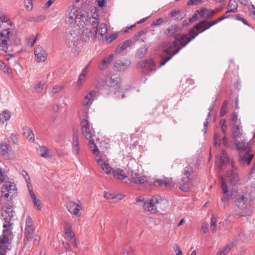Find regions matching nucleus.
Wrapping results in <instances>:
<instances>
[{
    "label": "nucleus",
    "mask_w": 255,
    "mask_h": 255,
    "mask_svg": "<svg viewBox=\"0 0 255 255\" xmlns=\"http://www.w3.org/2000/svg\"><path fill=\"white\" fill-rule=\"evenodd\" d=\"M197 35L198 33H196L192 37H188L187 35L183 34L179 36L178 39L172 42H165L163 45V51L168 56L161 61L159 66H163L167 62L170 60L174 55L178 53L182 48L185 47Z\"/></svg>",
    "instance_id": "obj_1"
},
{
    "label": "nucleus",
    "mask_w": 255,
    "mask_h": 255,
    "mask_svg": "<svg viewBox=\"0 0 255 255\" xmlns=\"http://www.w3.org/2000/svg\"><path fill=\"white\" fill-rule=\"evenodd\" d=\"M93 10L95 12L94 15L85 10H81L79 12L76 7H73L70 9L68 15L66 17L65 21L66 23L68 24H71L75 22L79 28H82L86 25L90 26V19L92 18H98L97 17H98V14L96 13V8H92L91 11Z\"/></svg>",
    "instance_id": "obj_2"
},
{
    "label": "nucleus",
    "mask_w": 255,
    "mask_h": 255,
    "mask_svg": "<svg viewBox=\"0 0 255 255\" xmlns=\"http://www.w3.org/2000/svg\"><path fill=\"white\" fill-rule=\"evenodd\" d=\"M99 25L98 18H92L90 19V27L87 28L82 31L80 38L82 42L87 43L90 38L93 41L97 39L98 28Z\"/></svg>",
    "instance_id": "obj_3"
},
{
    "label": "nucleus",
    "mask_w": 255,
    "mask_h": 255,
    "mask_svg": "<svg viewBox=\"0 0 255 255\" xmlns=\"http://www.w3.org/2000/svg\"><path fill=\"white\" fill-rule=\"evenodd\" d=\"M65 43L75 56L79 54L81 48L78 32L72 30L68 33L66 36Z\"/></svg>",
    "instance_id": "obj_4"
},
{
    "label": "nucleus",
    "mask_w": 255,
    "mask_h": 255,
    "mask_svg": "<svg viewBox=\"0 0 255 255\" xmlns=\"http://www.w3.org/2000/svg\"><path fill=\"white\" fill-rule=\"evenodd\" d=\"M135 200L136 202H143V209L148 214H155L157 207L165 201L155 197H152L145 200L141 197H137L136 198Z\"/></svg>",
    "instance_id": "obj_5"
},
{
    "label": "nucleus",
    "mask_w": 255,
    "mask_h": 255,
    "mask_svg": "<svg viewBox=\"0 0 255 255\" xmlns=\"http://www.w3.org/2000/svg\"><path fill=\"white\" fill-rule=\"evenodd\" d=\"M13 36L12 30L9 28L3 29L0 33V50L7 52L9 42Z\"/></svg>",
    "instance_id": "obj_6"
},
{
    "label": "nucleus",
    "mask_w": 255,
    "mask_h": 255,
    "mask_svg": "<svg viewBox=\"0 0 255 255\" xmlns=\"http://www.w3.org/2000/svg\"><path fill=\"white\" fill-rule=\"evenodd\" d=\"M12 206L9 204H6L2 209L1 213V217L3 220H5V223L3 225V230H6L7 231L9 232V234H11V230H10V222L11 218L12 217V210L11 209Z\"/></svg>",
    "instance_id": "obj_7"
},
{
    "label": "nucleus",
    "mask_w": 255,
    "mask_h": 255,
    "mask_svg": "<svg viewBox=\"0 0 255 255\" xmlns=\"http://www.w3.org/2000/svg\"><path fill=\"white\" fill-rule=\"evenodd\" d=\"M81 126L82 133L86 139L89 141L90 139H94L93 137L95 135V132L89 121L86 119H83Z\"/></svg>",
    "instance_id": "obj_8"
},
{
    "label": "nucleus",
    "mask_w": 255,
    "mask_h": 255,
    "mask_svg": "<svg viewBox=\"0 0 255 255\" xmlns=\"http://www.w3.org/2000/svg\"><path fill=\"white\" fill-rule=\"evenodd\" d=\"M16 185L10 181H5L1 187V193L5 198L7 199L10 196V198L16 193Z\"/></svg>",
    "instance_id": "obj_9"
},
{
    "label": "nucleus",
    "mask_w": 255,
    "mask_h": 255,
    "mask_svg": "<svg viewBox=\"0 0 255 255\" xmlns=\"http://www.w3.org/2000/svg\"><path fill=\"white\" fill-rule=\"evenodd\" d=\"M214 25L212 24V21L208 22L205 20L202 21L197 24L194 27L189 31L188 37H192L195 34L201 33L208 29Z\"/></svg>",
    "instance_id": "obj_10"
},
{
    "label": "nucleus",
    "mask_w": 255,
    "mask_h": 255,
    "mask_svg": "<svg viewBox=\"0 0 255 255\" xmlns=\"http://www.w3.org/2000/svg\"><path fill=\"white\" fill-rule=\"evenodd\" d=\"M11 236L9 231L6 230L2 231V234L0 236V255H5L7 250H9L7 244Z\"/></svg>",
    "instance_id": "obj_11"
},
{
    "label": "nucleus",
    "mask_w": 255,
    "mask_h": 255,
    "mask_svg": "<svg viewBox=\"0 0 255 255\" xmlns=\"http://www.w3.org/2000/svg\"><path fill=\"white\" fill-rule=\"evenodd\" d=\"M35 231L34 223L32 218L27 216L25 220V227L24 229V235L27 240H31Z\"/></svg>",
    "instance_id": "obj_12"
},
{
    "label": "nucleus",
    "mask_w": 255,
    "mask_h": 255,
    "mask_svg": "<svg viewBox=\"0 0 255 255\" xmlns=\"http://www.w3.org/2000/svg\"><path fill=\"white\" fill-rule=\"evenodd\" d=\"M251 199L247 194L239 195L237 199V205L242 210H246L251 206Z\"/></svg>",
    "instance_id": "obj_13"
},
{
    "label": "nucleus",
    "mask_w": 255,
    "mask_h": 255,
    "mask_svg": "<svg viewBox=\"0 0 255 255\" xmlns=\"http://www.w3.org/2000/svg\"><path fill=\"white\" fill-rule=\"evenodd\" d=\"M34 55L36 61L38 63L44 62L47 57V53L43 47L40 45L37 46L34 49Z\"/></svg>",
    "instance_id": "obj_14"
},
{
    "label": "nucleus",
    "mask_w": 255,
    "mask_h": 255,
    "mask_svg": "<svg viewBox=\"0 0 255 255\" xmlns=\"http://www.w3.org/2000/svg\"><path fill=\"white\" fill-rule=\"evenodd\" d=\"M73 132V134L72 143V151L76 155H78L80 152L78 131L76 129H74Z\"/></svg>",
    "instance_id": "obj_15"
},
{
    "label": "nucleus",
    "mask_w": 255,
    "mask_h": 255,
    "mask_svg": "<svg viewBox=\"0 0 255 255\" xmlns=\"http://www.w3.org/2000/svg\"><path fill=\"white\" fill-rule=\"evenodd\" d=\"M131 182L135 184H142L147 181L146 176L140 175L136 172H131Z\"/></svg>",
    "instance_id": "obj_16"
},
{
    "label": "nucleus",
    "mask_w": 255,
    "mask_h": 255,
    "mask_svg": "<svg viewBox=\"0 0 255 255\" xmlns=\"http://www.w3.org/2000/svg\"><path fill=\"white\" fill-rule=\"evenodd\" d=\"M140 64V66L144 69V71L147 73H152L156 70L155 65L152 59L145 60Z\"/></svg>",
    "instance_id": "obj_17"
},
{
    "label": "nucleus",
    "mask_w": 255,
    "mask_h": 255,
    "mask_svg": "<svg viewBox=\"0 0 255 255\" xmlns=\"http://www.w3.org/2000/svg\"><path fill=\"white\" fill-rule=\"evenodd\" d=\"M193 172V168L190 166L188 165L185 167L182 172V177L181 181V183H190L191 179V174Z\"/></svg>",
    "instance_id": "obj_18"
},
{
    "label": "nucleus",
    "mask_w": 255,
    "mask_h": 255,
    "mask_svg": "<svg viewBox=\"0 0 255 255\" xmlns=\"http://www.w3.org/2000/svg\"><path fill=\"white\" fill-rule=\"evenodd\" d=\"M97 162L98 165L107 174L110 175L113 173V169L111 167L110 164L106 162L102 158L97 159Z\"/></svg>",
    "instance_id": "obj_19"
},
{
    "label": "nucleus",
    "mask_w": 255,
    "mask_h": 255,
    "mask_svg": "<svg viewBox=\"0 0 255 255\" xmlns=\"http://www.w3.org/2000/svg\"><path fill=\"white\" fill-rule=\"evenodd\" d=\"M97 92L95 90L90 91L85 97L82 105L84 107L91 105L94 101V98L96 96Z\"/></svg>",
    "instance_id": "obj_20"
},
{
    "label": "nucleus",
    "mask_w": 255,
    "mask_h": 255,
    "mask_svg": "<svg viewBox=\"0 0 255 255\" xmlns=\"http://www.w3.org/2000/svg\"><path fill=\"white\" fill-rule=\"evenodd\" d=\"M67 208L71 214L77 216H80L79 212L81 208L79 204H76L73 201H69L67 203Z\"/></svg>",
    "instance_id": "obj_21"
},
{
    "label": "nucleus",
    "mask_w": 255,
    "mask_h": 255,
    "mask_svg": "<svg viewBox=\"0 0 255 255\" xmlns=\"http://www.w3.org/2000/svg\"><path fill=\"white\" fill-rule=\"evenodd\" d=\"M154 185L156 187L164 186L165 187H173L175 183L172 181V179L166 178L164 179H158L154 182Z\"/></svg>",
    "instance_id": "obj_22"
},
{
    "label": "nucleus",
    "mask_w": 255,
    "mask_h": 255,
    "mask_svg": "<svg viewBox=\"0 0 255 255\" xmlns=\"http://www.w3.org/2000/svg\"><path fill=\"white\" fill-rule=\"evenodd\" d=\"M226 177L229 179L230 183L233 186L237 185L239 181L238 174L234 170L228 171Z\"/></svg>",
    "instance_id": "obj_23"
},
{
    "label": "nucleus",
    "mask_w": 255,
    "mask_h": 255,
    "mask_svg": "<svg viewBox=\"0 0 255 255\" xmlns=\"http://www.w3.org/2000/svg\"><path fill=\"white\" fill-rule=\"evenodd\" d=\"M230 158L225 150H222L220 155V161L216 162V166L220 169L223 165H227L230 163Z\"/></svg>",
    "instance_id": "obj_24"
},
{
    "label": "nucleus",
    "mask_w": 255,
    "mask_h": 255,
    "mask_svg": "<svg viewBox=\"0 0 255 255\" xmlns=\"http://www.w3.org/2000/svg\"><path fill=\"white\" fill-rule=\"evenodd\" d=\"M220 179L221 181V188H222L223 192L224 194L225 195V196L222 199V201L223 202H225V201L229 200L232 195H229L228 194V185L226 184L224 177L223 176H221Z\"/></svg>",
    "instance_id": "obj_25"
},
{
    "label": "nucleus",
    "mask_w": 255,
    "mask_h": 255,
    "mask_svg": "<svg viewBox=\"0 0 255 255\" xmlns=\"http://www.w3.org/2000/svg\"><path fill=\"white\" fill-rule=\"evenodd\" d=\"M178 29V27L176 25H171L165 30L164 34L173 36L175 38V40H177L179 37L177 33Z\"/></svg>",
    "instance_id": "obj_26"
},
{
    "label": "nucleus",
    "mask_w": 255,
    "mask_h": 255,
    "mask_svg": "<svg viewBox=\"0 0 255 255\" xmlns=\"http://www.w3.org/2000/svg\"><path fill=\"white\" fill-rule=\"evenodd\" d=\"M63 228L66 238H69L70 239L74 237L75 234L72 231L71 225L69 223L66 221L64 222L63 223Z\"/></svg>",
    "instance_id": "obj_27"
},
{
    "label": "nucleus",
    "mask_w": 255,
    "mask_h": 255,
    "mask_svg": "<svg viewBox=\"0 0 255 255\" xmlns=\"http://www.w3.org/2000/svg\"><path fill=\"white\" fill-rule=\"evenodd\" d=\"M170 15L175 20L179 21L183 19L186 16L185 13L178 9H173L170 12Z\"/></svg>",
    "instance_id": "obj_28"
},
{
    "label": "nucleus",
    "mask_w": 255,
    "mask_h": 255,
    "mask_svg": "<svg viewBox=\"0 0 255 255\" xmlns=\"http://www.w3.org/2000/svg\"><path fill=\"white\" fill-rule=\"evenodd\" d=\"M23 134L30 141L33 142L34 141V134L32 129L27 127L23 128Z\"/></svg>",
    "instance_id": "obj_29"
},
{
    "label": "nucleus",
    "mask_w": 255,
    "mask_h": 255,
    "mask_svg": "<svg viewBox=\"0 0 255 255\" xmlns=\"http://www.w3.org/2000/svg\"><path fill=\"white\" fill-rule=\"evenodd\" d=\"M240 162L241 164H249L253 157V154H250L248 152H246L244 155H242L241 153L239 154Z\"/></svg>",
    "instance_id": "obj_30"
},
{
    "label": "nucleus",
    "mask_w": 255,
    "mask_h": 255,
    "mask_svg": "<svg viewBox=\"0 0 255 255\" xmlns=\"http://www.w3.org/2000/svg\"><path fill=\"white\" fill-rule=\"evenodd\" d=\"M113 175L115 178L121 180L126 179L128 177L124 170L120 168L114 170Z\"/></svg>",
    "instance_id": "obj_31"
},
{
    "label": "nucleus",
    "mask_w": 255,
    "mask_h": 255,
    "mask_svg": "<svg viewBox=\"0 0 255 255\" xmlns=\"http://www.w3.org/2000/svg\"><path fill=\"white\" fill-rule=\"evenodd\" d=\"M129 65L128 61L126 62H123L121 61H118L114 64V69L118 71H122L127 69Z\"/></svg>",
    "instance_id": "obj_32"
},
{
    "label": "nucleus",
    "mask_w": 255,
    "mask_h": 255,
    "mask_svg": "<svg viewBox=\"0 0 255 255\" xmlns=\"http://www.w3.org/2000/svg\"><path fill=\"white\" fill-rule=\"evenodd\" d=\"M113 56V54H111L103 59L99 65V68L101 70L105 69L112 61Z\"/></svg>",
    "instance_id": "obj_33"
},
{
    "label": "nucleus",
    "mask_w": 255,
    "mask_h": 255,
    "mask_svg": "<svg viewBox=\"0 0 255 255\" xmlns=\"http://www.w3.org/2000/svg\"><path fill=\"white\" fill-rule=\"evenodd\" d=\"M120 82V78L118 75H114L112 76L110 78L106 81L107 85L109 87H114L117 86Z\"/></svg>",
    "instance_id": "obj_34"
},
{
    "label": "nucleus",
    "mask_w": 255,
    "mask_h": 255,
    "mask_svg": "<svg viewBox=\"0 0 255 255\" xmlns=\"http://www.w3.org/2000/svg\"><path fill=\"white\" fill-rule=\"evenodd\" d=\"M131 44L132 41L130 40H127L124 42L119 44L116 49V52L120 53L123 50H126L130 46Z\"/></svg>",
    "instance_id": "obj_35"
},
{
    "label": "nucleus",
    "mask_w": 255,
    "mask_h": 255,
    "mask_svg": "<svg viewBox=\"0 0 255 255\" xmlns=\"http://www.w3.org/2000/svg\"><path fill=\"white\" fill-rule=\"evenodd\" d=\"M11 113L9 111L5 110L0 113V123L4 124L8 121L11 117Z\"/></svg>",
    "instance_id": "obj_36"
},
{
    "label": "nucleus",
    "mask_w": 255,
    "mask_h": 255,
    "mask_svg": "<svg viewBox=\"0 0 255 255\" xmlns=\"http://www.w3.org/2000/svg\"><path fill=\"white\" fill-rule=\"evenodd\" d=\"M199 15L203 18H209L212 17L211 14V9L207 8L202 7L197 11Z\"/></svg>",
    "instance_id": "obj_37"
},
{
    "label": "nucleus",
    "mask_w": 255,
    "mask_h": 255,
    "mask_svg": "<svg viewBox=\"0 0 255 255\" xmlns=\"http://www.w3.org/2000/svg\"><path fill=\"white\" fill-rule=\"evenodd\" d=\"M238 4L235 0H230L228 5V10L226 12V14L229 12H236L237 11Z\"/></svg>",
    "instance_id": "obj_38"
},
{
    "label": "nucleus",
    "mask_w": 255,
    "mask_h": 255,
    "mask_svg": "<svg viewBox=\"0 0 255 255\" xmlns=\"http://www.w3.org/2000/svg\"><path fill=\"white\" fill-rule=\"evenodd\" d=\"M108 32V28L105 23H101L100 25L99 30L98 29L97 34H98L101 38L106 37Z\"/></svg>",
    "instance_id": "obj_39"
},
{
    "label": "nucleus",
    "mask_w": 255,
    "mask_h": 255,
    "mask_svg": "<svg viewBox=\"0 0 255 255\" xmlns=\"http://www.w3.org/2000/svg\"><path fill=\"white\" fill-rule=\"evenodd\" d=\"M38 153L40 156L43 158H48L50 157L49 150L46 146H39L38 149Z\"/></svg>",
    "instance_id": "obj_40"
},
{
    "label": "nucleus",
    "mask_w": 255,
    "mask_h": 255,
    "mask_svg": "<svg viewBox=\"0 0 255 255\" xmlns=\"http://www.w3.org/2000/svg\"><path fill=\"white\" fill-rule=\"evenodd\" d=\"M236 145L237 149L240 151L248 150L249 148L248 143L246 142L244 140H243L241 142H238V143H236Z\"/></svg>",
    "instance_id": "obj_41"
},
{
    "label": "nucleus",
    "mask_w": 255,
    "mask_h": 255,
    "mask_svg": "<svg viewBox=\"0 0 255 255\" xmlns=\"http://www.w3.org/2000/svg\"><path fill=\"white\" fill-rule=\"evenodd\" d=\"M31 197L33 200V202L34 206L37 208V209L39 210H41L42 208L41 203V201L36 198V195H35L34 192H31Z\"/></svg>",
    "instance_id": "obj_42"
},
{
    "label": "nucleus",
    "mask_w": 255,
    "mask_h": 255,
    "mask_svg": "<svg viewBox=\"0 0 255 255\" xmlns=\"http://www.w3.org/2000/svg\"><path fill=\"white\" fill-rule=\"evenodd\" d=\"M90 148L92 150L93 153L97 156L99 154V149L95 144L94 139H90L89 141Z\"/></svg>",
    "instance_id": "obj_43"
},
{
    "label": "nucleus",
    "mask_w": 255,
    "mask_h": 255,
    "mask_svg": "<svg viewBox=\"0 0 255 255\" xmlns=\"http://www.w3.org/2000/svg\"><path fill=\"white\" fill-rule=\"evenodd\" d=\"M45 83V82L44 80L39 81L34 86V91L38 93L42 92Z\"/></svg>",
    "instance_id": "obj_44"
},
{
    "label": "nucleus",
    "mask_w": 255,
    "mask_h": 255,
    "mask_svg": "<svg viewBox=\"0 0 255 255\" xmlns=\"http://www.w3.org/2000/svg\"><path fill=\"white\" fill-rule=\"evenodd\" d=\"M9 144L6 143H2L0 145V155L4 156L7 154L9 149Z\"/></svg>",
    "instance_id": "obj_45"
},
{
    "label": "nucleus",
    "mask_w": 255,
    "mask_h": 255,
    "mask_svg": "<svg viewBox=\"0 0 255 255\" xmlns=\"http://www.w3.org/2000/svg\"><path fill=\"white\" fill-rule=\"evenodd\" d=\"M242 134L240 131V128L239 125H235L234 126V129L232 133V136L234 138L239 137Z\"/></svg>",
    "instance_id": "obj_46"
},
{
    "label": "nucleus",
    "mask_w": 255,
    "mask_h": 255,
    "mask_svg": "<svg viewBox=\"0 0 255 255\" xmlns=\"http://www.w3.org/2000/svg\"><path fill=\"white\" fill-rule=\"evenodd\" d=\"M217 220L216 218L213 216L211 219L210 229L211 231L214 233L216 232V228L217 226Z\"/></svg>",
    "instance_id": "obj_47"
},
{
    "label": "nucleus",
    "mask_w": 255,
    "mask_h": 255,
    "mask_svg": "<svg viewBox=\"0 0 255 255\" xmlns=\"http://www.w3.org/2000/svg\"><path fill=\"white\" fill-rule=\"evenodd\" d=\"M228 102L227 101H225L224 102V103L222 106L221 109V111H220V116L221 117H223L228 112Z\"/></svg>",
    "instance_id": "obj_48"
},
{
    "label": "nucleus",
    "mask_w": 255,
    "mask_h": 255,
    "mask_svg": "<svg viewBox=\"0 0 255 255\" xmlns=\"http://www.w3.org/2000/svg\"><path fill=\"white\" fill-rule=\"evenodd\" d=\"M147 48L146 47L140 48L136 52V56L138 58L143 57L147 52Z\"/></svg>",
    "instance_id": "obj_49"
},
{
    "label": "nucleus",
    "mask_w": 255,
    "mask_h": 255,
    "mask_svg": "<svg viewBox=\"0 0 255 255\" xmlns=\"http://www.w3.org/2000/svg\"><path fill=\"white\" fill-rule=\"evenodd\" d=\"M181 185L179 186V189L183 192H189L191 191V187L189 185V183H181Z\"/></svg>",
    "instance_id": "obj_50"
},
{
    "label": "nucleus",
    "mask_w": 255,
    "mask_h": 255,
    "mask_svg": "<svg viewBox=\"0 0 255 255\" xmlns=\"http://www.w3.org/2000/svg\"><path fill=\"white\" fill-rule=\"evenodd\" d=\"M76 2H81V7L86 8L91 2V0H76Z\"/></svg>",
    "instance_id": "obj_51"
},
{
    "label": "nucleus",
    "mask_w": 255,
    "mask_h": 255,
    "mask_svg": "<svg viewBox=\"0 0 255 255\" xmlns=\"http://www.w3.org/2000/svg\"><path fill=\"white\" fill-rule=\"evenodd\" d=\"M221 143V139L219 134L217 133H215L214 134V144L216 146H220Z\"/></svg>",
    "instance_id": "obj_52"
},
{
    "label": "nucleus",
    "mask_w": 255,
    "mask_h": 255,
    "mask_svg": "<svg viewBox=\"0 0 255 255\" xmlns=\"http://www.w3.org/2000/svg\"><path fill=\"white\" fill-rule=\"evenodd\" d=\"M24 5L27 10H31L33 8L32 0H24Z\"/></svg>",
    "instance_id": "obj_53"
},
{
    "label": "nucleus",
    "mask_w": 255,
    "mask_h": 255,
    "mask_svg": "<svg viewBox=\"0 0 255 255\" xmlns=\"http://www.w3.org/2000/svg\"><path fill=\"white\" fill-rule=\"evenodd\" d=\"M64 88V86L55 85L52 88V93L53 94L58 93L60 91H62Z\"/></svg>",
    "instance_id": "obj_54"
},
{
    "label": "nucleus",
    "mask_w": 255,
    "mask_h": 255,
    "mask_svg": "<svg viewBox=\"0 0 255 255\" xmlns=\"http://www.w3.org/2000/svg\"><path fill=\"white\" fill-rule=\"evenodd\" d=\"M118 35L117 33H114L109 35L108 37H106V38L107 42L109 43L112 42L113 40L118 37Z\"/></svg>",
    "instance_id": "obj_55"
},
{
    "label": "nucleus",
    "mask_w": 255,
    "mask_h": 255,
    "mask_svg": "<svg viewBox=\"0 0 255 255\" xmlns=\"http://www.w3.org/2000/svg\"><path fill=\"white\" fill-rule=\"evenodd\" d=\"M104 197L108 199H115L117 197V196L114 193L110 192H105L104 194Z\"/></svg>",
    "instance_id": "obj_56"
},
{
    "label": "nucleus",
    "mask_w": 255,
    "mask_h": 255,
    "mask_svg": "<svg viewBox=\"0 0 255 255\" xmlns=\"http://www.w3.org/2000/svg\"><path fill=\"white\" fill-rule=\"evenodd\" d=\"M239 236L240 237V240L243 242H246L250 239V236L248 235H245V233H242L239 235Z\"/></svg>",
    "instance_id": "obj_57"
},
{
    "label": "nucleus",
    "mask_w": 255,
    "mask_h": 255,
    "mask_svg": "<svg viewBox=\"0 0 255 255\" xmlns=\"http://www.w3.org/2000/svg\"><path fill=\"white\" fill-rule=\"evenodd\" d=\"M98 5L99 7L103 9L107 5V0H97Z\"/></svg>",
    "instance_id": "obj_58"
},
{
    "label": "nucleus",
    "mask_w": 255,
    "mask_h": 255,
    "mask_svg": "<svg viewBox=\"0 0 255 255\" xmlns=\"http://www.w3.org/2000/svg\"><path fill=\"white\" fill-rule=\"evenodd\" d=\"M236 243L237 242L236 241L233 242L232 243L227 245L226 247L223 249V250H224L226 253H228L236 244Z\"/></svg>",
    "instance_id": "obj_59"
},
{
    "label": "nucleus",
    "mask_w": 255,
    "mask_h": 255,
    "mask_svg": "<svg viewBox=\"0 0 255 255\" xmlns=\"http://www.w3.org/2000/svg\"><path fill=\"white\" fill-rule=\"evenodd\" d=\"M164 22V20L162 18H159L154 20L151 23L152 26H157L162 23Z\"/></svg>",
    "instance_id": "obj_60"
},
{
    "label": "nucleus",
    "mask_w": 255,
    "mask_h": 255,
    "mask_svg": "<svg viewBox=\"0 0 255 255\" xmlns=\"http://www.w3.org/2000/svg\"><path fill=\"white\" fill-rule=\"evenodd\" d=\"M228 16H226L225 14L223 15L220 17H219V18H218V19H217L212 21V24H214V25H215L217 23H218V22L221 21L222 20H224L225 18H228Z\"/></svg>",
    "instance_id": "obj_61"
},
{
    "label": "nucleus",
    "mask_w": 255,
    "mask_h": 255,
    "mask_svg": "<svg viewBox=\"0 0 255 255\" xmlns=\"http://www.w3.org/2000/svg\"><path fill=\"white\" fill-rule=\"evenodd\" d=\"M225 120H221L220 121V124H221V130L224 134H226V131L227 129V126L225 124Z\"/></svg>",
    "instance_id": "obj_62"
},
{
    "label": "nucleus",
    "mask_w": 255,
    "mask_h": 255,
    "mask_svg": "<svg viewBox=\"0 0 255 255\" xmlns=\"http://www.w3.org/2000/svg\"><path fill=\"white\" fill-rule=\"evenodd\" d=\"M201 227L202 230L205 234H207L208 232L209 225L207 223H203Z\"/></svg>",
    "instance_id": "obj_63"
},
{
    "label": "nucleus",
    "mask_w": 255,
    "mask_h": 255,
    "mask_svg": "<svg viewBox=\"0 0 255 255\" xmlns=\"http://www.w3.org/2000/svg\"><path fill=\"white\" fill-rule=\"evenodd\" d=\"M249 8L251 14L253 15L254 18L255 19V6L253 5H251Z\"/></svg>",
    "instance_id": "obj_64"
}]
</instances>
